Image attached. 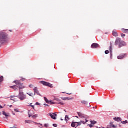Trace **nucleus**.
Returning a JSON list of instances; mask_svg holds the SVG:
<instances>
[{"instance_id": "2f4dec72", "label": "nucleus", "mask_w": 128, "mask_h": 128, "mask_svg": "<svg viewBox=\"0 0 128 128\" xmlns=\"http://www.w3.org/2000/svg\"><path fill=\"white\" fill-rule=\"evenodd\" d=\"M110 127H109V128H112V126H114V124H112V122H111V123H110Z\"/></svg>"}, {"instance_id": "20e7f679", "label": "nucleus", "mask_w": 128, "mask_h": 128, "mask_svg": "<svg viewBox=\"0 0 128 128\" xmlns=\"http://www.w3.org/2000/svg\"><path fill=\"white\" fill-rule=\"evenodd\" d=\"M88 120H86V122H84V121H81L80 122H76V128H78V126H82V124H86V122H88Z\"/></svg>"}, {"instance_id": "f704fd0d", "label": "nucleus", "mask_w": 128, "mask_h": 128, "mask_svg": "<svg viewBox=\"0 0 128 128\" xmlns=\"http://www.w3.org/2000/svg\"><path fill=\"white\" fill-rule=\"evenodd\" d=\"M32 86H34V85L30 84V85L29 86V87H30V88H32Z\"/></svg>"}, {"instance_id": "c03bdc74", "label": "nucleus", "mask_w": 128, "mask_h": 128, "mask_svg": "<svg viewBox=\"0 0 128 128\" xmlns=\"http://www.w3.org/2000/svg\"><path fill=\"white\" fill-rule=\"evenodd\" d=\"M34 124H38V123H36V122H34Z\"/></svg>"}, {"instance_id": "4468645a", "label": "nucleus", "mask_w": 128, "mask_h": 128, "mask_svg": "<svg viewBox=\"0 0 128 128\" xmlns=\"http://www.w3.org/2000/svg\"><path fill=\"white\" fill-rule=\"evenodd\" d=\"M10 88H12L14 90H18V86H14L10 87Z\"/></svg>"}, {"instance_id": "4be33fe9", "label": "nucleus", "mask_w": 128, "mask_h": 128, "mask_svg": "<svg viewBox=\"0 0 128 128\" xmlns=\"http://www.w3.org/2000/svg\"><path fill=\"white\" fill-rule=\"evenodd\" d=\"M20 80H21V82H24L25 80H26V79L22 77H20Z\"/></svg>"}, {"instance_id": "39448f33", "label": "nucleus", "mask_w": 128, "mask_h": 128, "mask_svg": "<svg viewBox=\"0 0 128 128\" xmlns=\"http://www.w3.org/2000/svg\"><path fill=\"white\" fill-rule=\"evenodd\" d=\"M45 102H46V104H55V102H52V101H49L46 98H44Z\"/></svg>"}, {"instance_id": "9b49d317", "label": "nucleus", "mask_w": 128, "mask_h": 128, "mask_svg": "<svg viewBox=\"0 0 128 128\" xmlns=\"http://www.w3.org/2000/svg\"><path fill=\"white\" fill-rule=\"evenodd\" d=\"M126 56V54H121L118 57V60H122V58H124Z\"/></svg>"}, {"instance_id": "4c0bfd02", "label": "nucleus", "mask_w": 128, "mask_h": 128, "mask_svg": "<svg viewBox=\"0 0 128 128\" xmlns=\"http://www.w3.org/2000/svg\"><path fill=\"white\" fill-rule=\"evenodd\" d=\"M14 112H20L18 110H14Z\"/></svg>"}, {"instance_id": "aec40b11", "label": "nucleus", "mask_w": 128, "mask_h": 128, "mask_svg": "<svg viewBox=\"0 0 128 128\" xmlns=\"http://www.w3.org/2000/svg\"><path fill=\"white\" fill-rule=\"evenodd\" d=\"M70 118L68 117V116H66V118H65V120L66 122H68V120H70Z\"/></svg>"}, {"instance_id": "8fccbe9b", "label": "nucleus", "mask_w": 128, "mask_h": 128, "mask_svg": "<svg viewBox=\"0 0 128 128\" xmlns=\"http://www.w3.org/2000/svg\"><path fill=\"white\" fill-rule=\"evenodd\" d=\"M10 32H12V30H10Z\"/></svg>"}, {"instance_id": "9d476101", "label": "nucleus", "mask_w": 128, "mask_h": 128, "mask_svg": "<svg viewBox=\"0 0 128 128\" xmlns=\"http://www.w3.org/2000/svg\"><path fill=\"white\" fill-rule=\"evenodd\" d=\"M49 116H51V118H52V120H56V116L57 115L56 114H49Z\"/></svg>"}, {"instance_id": "cd10ccee", "label": "nucleus", "mask_w": 128, "mask_h": 128, "mask_svg": "<svg viewBox=\"0 0 128 128\" xmlns=\"http://www.w3.org/2000/svg\"><path fill=\"white\" fill-rule=\"evenodd\" d=\"M105 54H110V51H108V50H106V51L105 52Z\"/></svg>"}, {"instance_id": "f8f14e48", "label": "nucleus", "mask_w": 128, "mask_h": 128, "mask_svg": "<svg viewBox=\"0 0 128 128\" xmlns=\"http://www.w3.org/2000/svg\"><path fill=\"white\" fill-rule=\"evenodd\" d=\"M126 46V44L124 41H121L119 46V48H120L122 46Z\"/></svg>"}, {"instance_id": "6e6d98bb", "label": "nucleus", "mask_w": 128, "mask_h": 128, "mask_svg": "<svg viewBox=\"0 0 128 128\" xmlns=\"http://www.w3.org/2000/svg\"><path fill=\"white\" fill-rule=\"evenodd\" d=\"M76 118H78V116H76Z\"/></svg>"}, {"instance_id": "2eb2a0df", "label": "nucleus", "mask_w": 128, "mask_h": 128, "mask_svg": "<svg viewBox=\"0 0 128 128\" xmlns=\"http://www.w3.org/2000/svg\"><path fill=\"white\" fill-rule=\"evenodd\" d=\"M114 120L116 122H122V118H115Z\"/></svg>"}, {"instance_id": "a19ab883", "label": "nucleus", "mask_w": 128, "mask_h": 128, "mask_svg": "<svg viewBox=\"0 0 128 128\" xmlns=\"http://www.w3.org/2000/svg\"><path fill=\"white\" fill-rule=\"evenodd\" d=\"M112 128H116V126L114 125H112Z\"/></svg>"}, {"instance_id": "6ab92c4d", "label": "nucleus", "mask_w": 128, "mask_h": 128, "mask_svg": "<svg viewBox=\"0 0 128 128\" xmlns=\"http://www.w3.org/2000/svg\"><path fill=\"white\" fill-rule=\"evenodd\" d=\"M112 34L114 36H118V32H116V31H113V33Z\"/></svg>"}, {"instance_id": "09e8293b", "label": "nucleus", "mask_w": 128, "mask_h": 128, "mask_svg": "<svg viewBox=\"0 0 128 128\" xmlns=\"http://www.w3.org/2000/svg\"><path fill=\"white\" fill-rule=\"evenodd\" d=\"M67 94L70 95V94Z\"/></svg>"}, {"instance_id": "37998d69", "label": "nucleus", "mask_w": 128, "mask_h": 128, "mask_svg": "<svg viewBox=\"0 0 128 128\" xmlns=\"http://www.w3.org/2000/svg\"><path fill=\"white\" fill-rule=\"evenodd\" d=\"M0 108H3V107H2V106H0Z\"/></svg>"}, {"instance_id": "de8ad7c7", "label": "nucleus", "mask_w": 128, "mask_h": 128, "mask_svg": "<svg viewBox=\"0 0 128 128\" xmlns=\"http://www.w3.org/2000/svg\"><path fill=\"white\" fill-rule=\"evenodd\" d=\"M94 108H97V107L96 106L94 107Z\"/></svg>"}, {"instance_id": "6e6552de", "label": "nucleus", "mask_w": 128, "mask_h": 128, "mask_svg": "<svg viewBox=\"0 0 128 128\" xmlns=\"http://www.w3.org/2000/svg\"><path fill=\"white\" fill-rule=\"evenodd\" d=\"M34 96H36V94H38V96H40V92H38V88L36 87L34 89Z\"/></svg>"}, {"instance_id": "79ce46f5", "label": "nucleus", "mask_w": 128, "mask_h": 128, "mask_svg": "<svg viewBox=\"0 0 128 128\" xmlns=\"http://www.w3.org/2000/svg\"><path fill=\"white\" fill-rule=\"evenodd\" d=\"M14 97L11 98V100H14Z\"/></svg>"}, {"instance_id": "423d86ee", "label": "nucleus", "mask_w": 128, "mask_h": 128, "mask_svg": "<svg viewBox=\"0 0 128 128\" xmlns=\"http://www.w3.org/2000/svg\"><path fill=\"white\" fill-rule=\"evenodd\" d=\"M91 48H100V45L97 43H94L92 44Z\"/></svg>"}, {"instance_id": "473e14b6", "label": "nucleus", "mask_w": 128, "mask_h": 128, "mask_svg": "<svg viewBox=\"0 0 128 128\" xmlns=\"http://www.w3.org/2000/svg\"><path fill=\"white\" fill-rule=\"evenodd\" d=\"M53 126H54V128H58V124H53Z\"/></svg>"}, {"instance_id": "1a4fd4ad", "label": "nucleus", "mask_w": 128, "mask_h": 128, "mask_svg": "<svg viewBox=\"0 0 128 128\" xmlns=\"http://www.w3.org/2000/svg\"><path fill=\"white\" fill-rule=\"evenodd\" d=\"M82 104H84V106H88V108H90V106L88 105V102L86 100H83V101H81Z\"/></svg>"}, {"instance_id": "58836bf2", "label": "nucleus", "mask_w": 128, "mask_h": 128, "mask_svg": "<svg viewBox=\"0 0 128 128\" xmlns=\"http://www.w3.org/2000/svg\"><path fill=\"white\" fill-rule=\"evenodd\" d=\"M32 115H30V114H28L29 118H32Z\"/></svg>"}, {"instance_id": "e433bc0d", "label": "nucleus", "mask_w": 128, "mask_h": 128, "mask_svg": "<svg viewBox=\"0 0 128 128\" xmlns=\"http://www.w3.org/2000/svg\"><path fill=\"white\" fill-rule=\"evenodd\" d=\"M40 103H38V102L36 103V106H40Z\"/></svg>"}, {"instance_id": "a878e982", "label": "nucleus", "mask_w": 128, "mask_h": 128, "mask_svg": "<svg viewBox=\"0 0 128 128\" xmlns=\"http://www.w3.org/2000/svg\"><path fill=\"white\" fill-rule=\"evenodd\" d=\"M3 114L4 116H6V117L8 116V114H6L5 112H3Z\"/></svg>"}, {"instance_id": "49530a36", "label": "nucleus", "mask_w": 128, "mask_h": 128, "mask_svg": "<svg viewBox=\"0 0 128 128\" xmlns=\"http://www.w3.org/2000/svg\"><path fill=\"white\" fill-rule=\"evenodd\" d=\"M46 106H49L48 104H46Z\"/></svg>"}, {"instance_id": "0eeeda50", "label": "nucleus", "mask_w": 128, "mask_h": 128, "mask_svg": "<svg viewBox=\"0 0 128 128\" xmlns=\"http://www.w3.org/2000/svg\"><path fill=\"white\" fill-rule=\"evenodd\" d=\"M122 41V40L120 39V38H118L116 40V41L115 42V46H120V42Z\"/></svg>"}, {"instance_id": "c9c22d12", "label": "nucleus", "mask_w": 128, "mask_h": 128, "mask_svg": "<svg viewBox=\"0 0 128 128\" xmlns=\"http://www.w3.org/2000/svg\"><path fill=\"white\" fill-rule=\"evenodd\" d=\"M59 104H60L61 106H64V104L62 102H60Z\"/></svg>"}, {"instance_id": "5701e85b", "label": "nucleus", "mask_w": 128, "mask_h": 128, "mask_svg": "<svg viewBox=\"0 0 128 128\" xmlns=\"http://www.w3.org/2000/svg\"><path fill=\"white\" fill-rule=\"evenodd\" d=\"M25 122H26V124H32V122H34L32 120H26Z\"/></svg>"}, {"instance_id": "c756f323", "label": "nucleus", "mask_w": 128, "mask_h": 128, "mask_svg": "<svg viewBox=\"0 0 128 128\" xmlns=\"http://www.w3.org/2000/svg\"><path fill=\"white\" fill-rule=\"evenodd\" d=\"M121 36L122 38H124V36H126V34H121Z\"/></svg>"}, {"instance_id": "412c9836", "label": "nucleus", "mask_w": 128, "mask_h": 128, "mask_svg": "<svg viewBox=\"0 0 128 128\" xmlns=\"http://www.w3.org/2000/svg\"><path fill=\"white\" fill-rule=\"evenodd\" d=\"M4 76H2L0 77V86L1 84L0 83L4 82Z\"/></svg>"}, {"instance_id": "f257e3e1", "label": "nucleus", "mask_w": 128, "mask_h": 128, "mask_svg": "<svg viewBox=\"0 0 128 128\" xmlns=\"http://www.w3.org/2000/svg\"><path fill=\"white\" fill-rule=\"evenodd\" d=\"M13 82L19 86V95L18 96V98H20V100H26V95H24V92L20 90H24V88H26V86H24V84L20 82V81L18 80H15Z\"/></svg>"}, {"instance_id": "c85d7f7f", "label": "nucleus", "mask_w": 128, "mask_h": 128, "mask_svg": "<svg viewBox=\"0 0 128 128\" xmlns=\"http://www.w3.org/2000/svg\"><path fill=\"white\" fill-rule=\"evenodd\" d=\"M27 94H28V96H32V94H34L32 93H31V94H28V93H27Z\"/></svg>"}, {"instance_id": "393cba45", "label": "nucleus", "mask_w": 128, "mask_h": 128, "mask_svg": "<svg viewBox=\"0 0 128 128\" xmlns=\"http://www.w3.org/2000/svg\"><path fill=\"white\" fill-rule=\"evenodd\" d=\"M32 104H31L29 106H31V107L33 108V110H36V109L34 108V106H32Z\"/></svg>"}, {"instance_id": "864d4df0", "label": "nucleus", "mask_w": 128, "mask_h": 128, "mask_svg": "<svg viewBox=\"0 0 128 128\" xmlns=\"http://www.w3.org/2000/svg\"><path fill=\"white\" fill-rule=\"evenodd\" d=\"M61 120H62V119H61Z\"/></svg>"}, {"instance_id": "f03ea898", "label": "nucleus", "mask_w": 128, "mask_h": 128, "mask_svg": "<svg viewBox=\"0 0 128 128\" xmlns=\"http://www.w3.org/2000/svg\"><path fill=\"white\" fill-rule=\"evenodd\" d=\"M8 40V35L4 32L0 33V44H4Z\"/></svg>"}, {"instance_id": "3c124183", "label": "nucleus", "mask_w": 128, "mask_h": 128, "mask_svg": "<svg viewBox=\"0 0 128 128\" xmlns=\"http://www.w3.org/2000/svg\"><path fill=\"white\" fill-rule=\"evenodd\" d=\"M12 106H10V108H12Z\"/></svg>"}, {"instance_id": "ea45409f", "label": "nucleus", "mask_w": 128, "mask_h": 128, "mask_svg": "<svg viewBox=\"0 0 128 128\" xmlns=\"http://www.w3.org/2000/svg\"><path fill=\"white\" fill-rule=\"evenodd\" d=\"M88 126H90V128H92V126H94L92 124H88Z\"/></svg>"}, {"instance_id": "ddd939ff", "label": "nucleus", "mask_w": 128, "mask_h": 128, "mask_svg": "<svg viewBox=\"0 0 128 128\" xmlns=\"http://www.w3.org/2000/svg\"><path fill=\"white\" fill-rule=\"evenodd\" d=\"M110 54L112 58V43L110 44Z\"/></svg>"}, {"instance_id": "603ef678", "label": "nucleus", "mask_w": 128, "mask_h": 128, "mask_svg": "<svg viewBox=\"0 0 128 128\" xmlns=\"http://www.w3.org/2000/svg\"><path fill=\"white\" fill-rule=\"evenodd\" d=\"M0 116H2V114L0 113Z\"/></svg>"}, {"instance_id": "a18cd8bd", "label": "nucleus", "mask_w": 128, "mask_h": 128, "mask_svg": "<svg viewBox=\"0 0 128 128\" xmlns=\"http://www.w3.org/2000/svg\"><path fill=\"white\" fill-rule=\"evenodd\" d=\"M16 128L14 126V127H12V128Z\"/></svg>"}, {"instance_id": "7ed1b4c3", "label": "nucleus", "mask_w": 128, "mask_h": 128, "mask_svg": "<svg viewBox=\"0 0 128 128\" xmlns=\"http://www.w3.org/2000/svg\"><path fill=\"white\" fill-rule=\"evenodd\" d=\"M40 82V84H42L45 86H49V88H54V86H52V84L48 82H46L44 81Z\"/></svg>"}, {"instance_id": "5fc2aeb1", "label": "nucleus", "mask_w": 128, "mask_h": 128, "mask_svg": "<svg viewBox=\"0 0 128 128\" xmlns=\"http://www.w3.org/2000/svg\"><path fill=\"white\" fill-rule=\"evenodd\" d=\"M40 126H42V124H40Z\"/></svg>"}, {"instance_id": "7c9ffc66", "label": "nucleus", "mask_w": 128, "mask_h": 128, "mask_svg": "<svg viewBox=\"0 0 128 128\" xmlns=\"http://www.w3.org/2000/svg\"><path fill=\"white\" fill-rule=\"evenodd\" d=\"M122 124H128V122L126 120L125 122H122Z\"/></svg>"}, {"instance_id": "a211bd4d", "label": "nucleus", "mask_w": 128, "mask_h": 128, "mask_svg": "<svg viewBox=\"0 0 128 128\" xmlns=\"http://www.w3.org/2000/svg\"><path fill=\"white\" fill-rule=\"evenodd\" d=\"M122 32L124 34H128V29H124V28H122Z\"/></svg>"}, {"instance_id": "72a5a7b5", "label": "nucleus", "mask_w": 128, "mask_h": 128, "mask_svg": "<svg viewBox=\"0 0 128 128\" xmlns=\"http://www.w3.org/2000/svg\"><path fill=\"white\" fill-rule=\"evenodd\" d=\"M44 126H45V128H48V124H45Z\"/></svg>"}, {"instance_id": "b1692460", "label": "nucleus", "mask_w": 128, "mask_h": 128, "mask_svg": "<svg viewBox=\"0 0 128 128\" xmlns=\"http://www.w3.org/2000/svg\"><path fill=\"white\" fill-rule=\"evenodd\" d=\"M38 114H35L34 116H32V118L34 119V118H38Z\"/></svg>"}, {"instance_id": "dca6fc26", "label": "nucleus", "mask_w": 128, "mask_h": 128, "mask_svg": "<svg viewBox=\"0 0 128 128\" xmlns=\"http://www.w3.org/2000/svg\"><path fill=\"white\" fill-rule=\"evenodd\" d=\"M71 126L76 128V122H72Z\"/></svg>"}, {"instance_id": "f3484780", "label": "nucleus", "mask_w": 128, "mask_h": 128, "mask_svg": "<svg viewBox=\"0 0 128 128\" xmlns=\"http://www.w3.org/2000/svg\"><path fill=\"white\" fill-rule=\"evenodd\" d=\"M78 115L79 116L80 118H84V114H82V113L78 112Z\"/></svg>"}, {"instance_id": "bb28decb", "label": "nucleus", "mask_w": 128, "mask_h": 128, "mask_svg": "<svg viewBox=\"0 0 128 128\" xmlns=\"http://www.w3.org/2000/svg\"><path fill=\"white\" fill-rule=\"evenodd\" d=\"M92 124H96V122L91 121L90 122Z\"/></svg>"}]
</instances>
